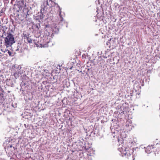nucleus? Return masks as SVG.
I'll return each instance as SVG.
<instances>
[{"label": "nucleus", "instance_id": "f257e3e1", "mask_svg": "<svg viewBox=\"0 0 160 160\" xmlns=\"http://www.w3.org/2000/svg\"><path fill=\"white\" fill-rule=\"evenodd\" d=\"M15 43L13 36L10 33H8L7 36L4 38V44L7 48L11 47Z\"/></svg>", "mask_w": 160, "mask_h": 160}, {"label": "nucleus", "instance_id": "f03ea898", "mask_svg": "<svg viewBox=\"0 0 160 160\" xmlns=\"http://www.w3.org/2000/svg\"><path fill=\"white\" fill-rule=\"evenodd\" d=\"M52 2V0H49V2ZM49 6L50 7H52V5H50L48 2V0H44L43 4L41 5V11L42 12V11H46L47 9V6Z\"/></svg>", "mask_w": 160, "mask_h": 160}, {"label": "nucleus", "instance_id": "7ed1b4c3", "mask_svg": "<svg viewBox=\"0 0 160 160\" xmlns=\"http://www.w3.org/2000/svg\"><path fill=\"white\" fill-rule=\"evenodd\" d=\"M153 145H148L145 148V151L146 153H150L152 152H154Z\"/></svg>", "mask_w": 160, "mask_h": 160}, {"label": "nucleus", "instance_id": "20e7f679", "mask_svg": "<svg viewBox=\"0 0 160 160\" xmlns=\"http://www.w3.org/2000/svg\"><path fill=\"white\" fill-rule=\"evenodd\" d=\"M122 153L123 154H124L125 156L127 157H129L132 153L131 150H130L128 148H126L125 149L124 151L122 152Z\"/></svg>", "mask_w": 160, "mask_h": 160}, {"label": "nucleus", "instance_id": "39448f33", "mask_svg": "<svg viewBox=\"0 0 160 160\" xmlns=\"http://www.w3.org/2000/svg\"><path fill=\"white\" fill-rule=\"evenodd\" d=\"M153 147L154 148V152H157V153L160 152V144L157 143L156 144H154Z\"/></svg>", "mask_w": 160, "mask_h": 160}, {"label": "nucleus", "instance_id": "423d86ee", "mask_svg": "<svg viewBox=\"0 0 160 160\" xmlns=\"http://www.w3.org/2000/svg\"><path fill=\"white\" fill-rule=\"evenodd\" d=\"M18 19L21 21L23 20L24 18H26V15L23 12L22 13V14H18Z\"/></svg>", "mask_w": 160, "mask_h": 160}, {"label": "nucleus", "instance_id": "0eeeda50", "mask_svg": "<svg viewBox=\"0 0 160 160\" xmlns=\"http://www.w3.org/2000/svg\"><path fill=\"white\" fill-rule=\"evenodd\" d=\"M105 41L106 42V44L108 45L109 44L110 42H109L110 40V38H109L110 36L109 34H106L104 36Z\"/></svg>", "mask_w": 160, "mask_h": 160}, {"label": "nucleus", "instance_id": "6e6552de", "mask_svg": "<svg viewBox=\"0 0 160 160\" xmlns=\"http://www.w3.org/2000/svg\"><path fill=\"white\" fill-rule=\"evenodd\" d=\"M45 11H42V12H41L40 14L39 15H38L36 17V19L38 20H42L43 18V13L45 12Z\"/></svg>", "mask_w": 160, "mask_h": 160}, {"label": "nucleus", "instance_id": "1a4fd4ad", "mask_svg": "<svg viewBox=\"0 0 160 160\" xmlns=\"http://www.w3.org/2000/svg\"><path fill=\"white\" fill-rule=\"evenodd\" d=\"M58 7L59 8V16H60V21L61 22H62L63 20V18L62 17V15H61V9L59 6H58Z\"/></svg>", "mask_w": 160, "mask_h": 160}, {"label": "nucleus", "instance_id": "9d476101", "mask_svg": "<svg viewBox=\"0 0 160 160\" xmlns=\"http://www.w3.org/2000/svg\"><path fill=\"white\" fill-rule=\"evenodd\" d=\"M27 41L29 43H31L32 42V40L31 38H30L29 37H28L27 38Z\"/></svg>", "mask_w": 160, "mask_h": 160}, {"label": "nucleus", "instance_id": "9b49d317", "mask_svg": "<svg viewBox=\"0 0 160 160\" xmlns=\"http://www.w3.org/2000/svg\"><path fill=\"white\" fill-rule=\"evenodd\" d=\"M8 54L9 55V56H11L12 54L11 52L10 51H9L8 50Z\"/></svg>", "mask_w": 160, "mask_h": 160}, {"label": "nucleus", "instance_id": "f8f14e48", "mask_svg": "<svg viewBox=\"0 0 160 160\" xmlns=\"http://www.w3.org/2000/svg\"><path fill=\"white\" fill-rule=\"evenodd\" d=\"M3 94L2 93H1L0 94V96H1L2 97H3Z\"/></svg>", "mask_w": 160, "mask_h": 160}, {"label": "nucleus", "instance_id": "ddd939ff", "mask_svg": "<svg viewBox=\"0 0 160 160\" xmlns=\"http://www.w3.org/2000/svg\"><path fill=\"white\" fill-rule=\"evenodd\" d=\"M35 26H36L37 28L38 29H39V27H38V25L37 24L35 25Z\"/></svg>", "mask_w": 160, "mask_h": 160}, {"label": "nucleus", "instance_id": "4468645a", "mask_svg": "<svg viewBox=\"0 0 160 160\" xmlns=\"http://www.w3.org/2000/svg\"><path fill=\"white\" fill-rule=\"evenodd\" d=\"M2 10H1V13H0V14H2V13H3V12H2Z\"/></svg>", "mask_w": 160, "mask_h": 160}, {"label": "nucleus", "instance_id": "2eb2a0df", "mask_svg": "<svg viewBox=\"0 0 160 160\" xmlns=\"http://www.w3.org/2000/svg\"><path fill=\"white\" fill-rule=\"evenodd\" d=\"M122 113H124V111H122V112H121Z\"/></svg>", "mask_w": 160, "mask_h": 160}, {"label": "nucleus", "instance_id": "dca6fc26", "mask_svg": "<svg viewBox=\"0 0 160 160\" xmlns=\"http://www.w3.org/2000/svg\"><path fill=\"white\" fill-rule=\"evenodd\" d=\"M10 148H12V145H11L10 146Z\"/></svg>", "mask_w": 160, "mask_h": 160}, {"label": "nucleus", "instance_id": "f3484780", "mask_svg": "<svg viewBox=\"0 0 160 160\" xmlns=\"http://www.w3.org/2000/svg\"><path fill=\"white\" fill-rule=\"evenodd\" d=\"M100 1V0H98V2H99V4H100L99 3V2Z\"/></svg>", "mask_w": 160, "mask_h": 160}, {"label": "nucleus", "instance_id": "a211bd4d", "mask_svg": "<svg viewBox=\"0 0 160 160\" xmlns=\"http://www.w3.org/2000/svg\"><path fill=\"white\" fill-rule=\"evenodd\" d=\"M54 4H56V3H54ZM56 4L58 5V4Z\"/></svg>", "mask_w": 160, "mask_h": 160}, {"label": "nucleus", "instance_id": "6ab92c4d", "mask_svg": "<svg viewBox=\"0 0 160 160\" xmlns=\"http://www.w3.org/2000/svg\"><path fill=\"white\" fill-rule=\"evenodd\" d=\"M54 4H56V3H54ZM56 4L58 5V4Z\"/></svg>", "mask_w": 160, "mask_h": 160}]
</instances>
